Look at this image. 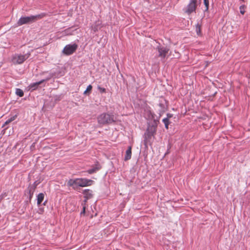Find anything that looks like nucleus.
I'll return each mask as SVG.
<instances>
[{
  "mask_svg": "<svg viewBox=\"0 0 250 250\" xmlns=\"http://www.w3.org/2000/svg\"><path fill=\"white\" fill-rule=\"evenodd\" d=\"M98 88L100 90V91L102 92H105V89L104 88H102V87H99Z\"/></svg>",
  "mask_w": 250,
  "mask_h": 250,
  "instance_id": "nucleus-21",
  "label": "nucleus"
},
{
  "mask_svg": "<svg viewBox=\"0 0 250 250\" xmlns=\"http://www.w3.org/2000/svg\"><path fill=\"white\" fill-rule=\"evenodd\" d=\"M45 16L44 13H42L36 15H31L28 17H21L17 22L18 26L24 24H29L35 22L37 20L42 19Z\"/></svg>",
  "mask_w": 250,
  "mask_h": 250,
  "instance_id": "nucleus-2",
  "label": "nucleus"
},
{
  "mask_svg": "<svg viewBox=\"0 0 250 250\" xmlns=\"http://www.w3.org/2000/svg\"><path fill=\"white\" fill-rule=\"evenodd\" d=\"M246 8V6L245 5H242L240 6V12L241 14L244 15L245 13V9Z\"/></svg>",
  "mask_w": 250,
  "mask_h": 250,
  "instance_id": "nucleus-17",
  "label": "nucleus"
},
{
  "mask_svg": "<svg viewBox=\"0 0 250 250\" xmlns=\"http://www.w3.org/2000/svg\"><path fill=\"white\" fill-rule=\"evenodd\" d=\"M116 118L112 114L102 113L97 117L98 123L101 125L111 124L116 121Z\"/></svg>",
  "mask_w": 250,
  "mask_h": 250,
  "instance_id": "nucleus-3",
  "label": "nucleus"
},
{
  "mask_svg": "<svg viewBox=\"0 0 250 250\" xmlns=\"http://www.w3.org/2000/svg\"><path fill=\"white\" fill-rule=\"evenodd\" d=\"M34 184L35 185L34 188H35V187H36V186L37 185L36 184V182H35Z\"/></svg>",
  "mask_w": 250,
  "mask_h": 250,
  "instance_id": "nucleus-24",
  "label": "nucleus"
},
{
  "mask_svg": "<svg viewBox=\"0 0 250 250\" xmlns=\"http://www.w3.org/2000/svg\"><path fill=\"white\" fill-rule=\"evenodd\" d=\"M163 122L165 124V127L167 129H168V125L169 124V122L168 119V118H164L163 120Z\"/></svg>",
  "mask_w": 250,
  "mask_h": 250,
  "instance_id": "nucleus-16",
  "label": "nucleus"
},
{
  "mask_svg": "<svg viewBox=\"0 0 250 250\" xmlns=\"http://www.w3.org/2000/svg\"><path fill=\"white\" fill-rule=\"evenodd\" d=\"M197 7V0H190L189 3L185 8V12L189 15L195 12Z\"/></svg>",
  "mask_w": 250,
  "mask_h": 250,
  "instance_id": "nucleus-6",
  "label": "nucleus"
},
{
  "mask_svg": "<svg viewBox=\"0 0 250 250\" xmlns=\"http://www.w3.org/2000/svg\"><path fill=\"white\" fill-rule=\"evenodd\" d=\"M50 78H47L45 80H42L38 82H36V83H31L29 85V87H30V88L32 90H34L35 89H36L38 86L42 83L43 82H44L45 81H48V80H49Z\"/></svg>",
  "mask_w": 250,
  "mask_h": 250,
  "instance_id": "nucleus-9",
  "label": "nucleus"
},
{
  "mask_svg": "<svg viewBox=\"0 0 250 250\" xmlns=\"http://www.w3.org/2000/svg\"><path fill=\"white\" fill-rule=\"evenodd\" d=\"M78 45L76 43L66 45L62 50V53L66 55L73 54L77 49Z\"/></svg>",
  "mask_w": 250,
  "mask_h": 250,
  "instance_id": "nucleus-7",
  "label": "nucleus"
},
{
  "mask_svg": "<svg viewBox=\"0 0 250 250\" xmlns=\"http://www.w3.org/2000/svg\"><path fill=\"white\" fill-rule=\"evenodd\" d=\"M85 207H83V211L81 212V213H85Z\"/></svg>",
  "mask_w": 250,
  "mask_h": 250,
  "instance_id": "nucleus-23",
  "label": "nucleus"
},
{
  "mask_svg": "<svg viewBox=\"0 0 250 250\" xmlns=\"http://www.w3.org/2000/svg\"><path fill=\"white\" fill-rule=\"evenodd\" d=\"M83 193L84 195V202H86L88 199L92 197V191L89 189H85Z\"/></svg>",
  "mask_w": 250,
  "mask_h": 250,
  "instance_id": "nucleus-10",
  "label": "nucleus"
},
{
  "mask_svg": "<svg viewBox=\"0 0 250 250\" xmlns=\"http://www.w3.org/2000/svg\"><path fill=\"white\" fill-rule=\"evenodd\" d=\"M16 94L21 97H22L24 95L23 91L19 88L16 89Z\"/></svg>",
  "mask_w": 250,
  "mask_h": 250,
  "instance_id": "nucleus-15",
  "label": "nucleus"
},
{
  "mask_svg": "<svg viewBox=\"0 0 250 250\" xmlns=\"http://www.w3.org/2000/svg\"><path fill=\"white\" fill-rule=\"evenodd\" d=\"M17 117V115H15V116H13V117H11L10 119H9L8 120H7L5 123H4V124L3 125V127H4L5 125L9 124L10 123H11V122L13 121L14 120H15L16 119Z\"/></svg>",
  "mask_w": 250,
  "mask_h": 250,
  "instance_id": "nucleus-14",
  "label": "nucleus"
},
{
  "mask_svg": "<svg viewBox=\"0 0 250 250\" xmlns=\"http://www.w3.org/2000/svg\"><path fill=\"white\" fill-rule=\"evenodd\" d=\"M30 55V53L24 55L16 54L12 56V62L15 64H21L29 57Z\"/></svg>",
  "mask_w": 250,
  "mask_h": 250,
  "instance_id": "nucleus-4",
  "label": "nucleus"
},
{
  "mask_svg": "<svg viewBox=\"0 0 250 250\" xmlns=\"http://www.w3.org/2000/svg\"><path fill=\"white\" fill-rule=\"evenodd\" d=\"M92 182L93 181L91 180L85 178H77L75 179H70L67 182V185L75 189L78 186L83 187L90 186Z\"/></svg>",
  "mask_w": 250,
  "mask_h": 250,
  "instance_id": "nucleus-1",
  "label": "nucleus"
},
{
  "mask_svg": "<svg viewBox=\"0 0 250 250\" xmlns=\"http://www.w3.org/2000/svg\"><path fill=\"white\" fill-rule=\"evenodd\" d=\"M157 50L159 53V57L162 58H165L168 53L169 48L164 46H158Z\"/></svg>",
  "mask_w": 250,
  "mask_h": 250,
  "instance_id": "nucleus-8",
  "label": "nucleus"
},
{
  "mask_svg": "<svg viewBox=\"0 0 250 250\" xmlns=\"http://www.w3.org/2000/svg\"><path fill=\"white\" fill-rule=\"evenodd\" d=\"M44 194L42 193H40L37 196V204L38 205H40L41 203L43 201L44 199Z\"/></svg>",
  "mask_w": 250,
  "mask_h": 250,
  "instance_id": "nucleus-12",
  "label": "nucleus"
},
{
  "mask_svg": "<svg viewBox=\"0 0 250 250\" xmlns=\"http://www.w3.org/2000/svg\"><path fill=\"white\" fill-rule=\"evenodd\" d=\"M156 131V126L151 125L149 126L146 133L145 134V144L146 145L148 142H150L152 136H154Z\"/></svg>",
  "mask_w": 250,
  "mask_h": 250,
  "instance_id": "nucleus-5",
  "label": "nucleus"
},
{
  "mask_svg": "<svg viewBox=\"0 0 250 250\" xmlns=\"http://www.w3.org/2000/svg\"><path fill=\"white\" fill-rule=\"evenodd\" d=\"M201 26L199 23L197 24L196 25V31L197 34L199 35L201 33Z\"/></svg>",
  "mask_w": 250,
  "mask_h": 250,
  "instance_id": "nucleus-18",
  "label": "nucleus"
},
{
  "mask_svg": "<svg viewBox=\"0 0 250 250\" xmlns=\"http://www.w3.org/2000/svg\"><path fill=\"white\" fill-rule=\"evenodd\" d=\"M204 3L206 7V11H208L209 8V1L208 0H204Z\"/></svg>",
  "mask_w": 250,
  "mask_h": 250,
  "instance_id": "nucleus-19",
  "label": "nucleus"
},
{
  "mask_svg": "<svg viewBox=\"0 0 250 250\" xmlns=\"http://www.w3.org/2000/svg\"><path fill=\"white\" fill-rule=\"evenodd\" d=\"M92 86L91 85H89L87 87V88L84 91V94H87V93L89 92H90L91 89H92Z\"/></svg>",
  "mask_w": 250,
  "mask_h": 250,
  "instance_id": "nucleus-20",
  "label": "nucleus"
},
{
  "mask_svg": "<svg viewBox=\"0 0 250 250\" xmlns=\"http://www.w3.org/2000/svg\"><path fill=\"white\" fill-rule=\"evenodd\" d=\"M172 117V114L168 113L167 114V117L166 118H168L169 120L170 118Z\"/></svg>",
  "mask_w": 250,
  "mask_h": 250,
  "instance_id": "nucleus-22",
  "label": "nucleus"
},
{
  "mask_svg": "<svg viewBox=\"0 0 250 250\" xmlns=\"http://www.w3.org/2000/svg\"><path fill=\"white\" fill-rule=\"evenodd\" d=\"M101 168V167L98 164L95 165L92 168L89 169L87 170V172L89 174H92L97 172L98 170Z\"/></svg>",
  "mask_w": 250,
  "mask_h": 250,
  "instance_id": "nucleus-11",
  "label": "nucleus"
},
{
  "mask_svg": "<svg viewBox=\"0 0 250 250\" xmlns=\"http://www.w3.org/2000/svg\"><path fill=\"white\" fill-rule=\"evenodd\" d=\"M131 157V146L128 147L127 150L126 151V160H129Z\"/></svg>",
  "mask_w": 250,
  "mask_h": 250,
  "instance_id": "nucleus-13",
  "label": "nucleus"
}]
</instances>
